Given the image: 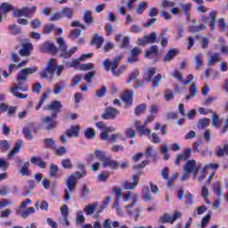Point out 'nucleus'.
<instances>
[{
	"label": "nucleus",
	"mask_w": 228,
	"mask_h": 228,
	"mask_svg": "<svg viewBox=\"0 0 228 228\" xmlns=\"http://www.w3.org/2000/svg\"><path fill=\"white\" fill-rule=\"evenodd\" d=\"M86 177V171H77L75 174H71L68 176L66 180L67 189L64 191L65 200H70L72 199V191H76V186L77 184L78 179H83Z\"/></svg>",
	"instance_id": "f257e3e1"
},
{
	"label": "nucleus",
	"mask_w": 228,
	"mask_h": 228,
	"mask_svg": "<svg viewBox=\"0 0 228 228\" xmlns=\"http://www.w3.org/2000/svg\"><path fill=\"white\" fill-rule=\"evenodd\" d=\"M140 200V194L135 193L133 198V201L125 206L126 212L129 216H134V219L135 222H138V218L142 216V208L134 206L138 204V201Z\"/></svg>",
	"instance_id": "f03ea898"
},
{
	"label": "nucleus",
	"mask_w": 228,
	"mask_h": 228,
	"mask_svg": "<svg viewBox=\"0 0 228 228\" xmlns=\"http://www.w3.org/2000/svg\"><path fill=\"white\" fill-rule=\"evenodd\" d=\"M24 83H26V81L18 80V83L13 84L10 89V93L13 95V97H17V99H28V94L20 93L29 92V86L24 85Z\"/></svg>",
	"instance_id": "7ed1b4c3"
},
{
	"label": "nucleus",
	"mask_w": 228,
	"mask_h": 228,
	"mask_svg": "<svg viewBox=\"0 0 228 228\" xmlns=\"http://www.w3.org/2000/svg\"><path fill=\"white\" fill-rule=\"evenodd\" d=\"M57 44L59 45V49L61 51L60 58H63L64 60H69L76 52H77V47H73L69 51H67L68 46L65 43V40H63V37H58L57 38Z\"/></svg>",
	"instance_id": "20e7f679"
},
{
	"label": "nucleus",
	"mask_w": 228,
	"mask_h": 228,
	"mask_svg": "<svg viewBox=\"0 0 228 228\" xmlns=\"http://www.w3.org/2000/svg\"><path fill=\"white\" fill-rule=\"evenodd\" d=\"M57 67L58 62H56V59L51 58L46 63V67L45 68V69L40 71V77L42 79H47L49 76H53V74H54V70H56Z\"/></svg>",
	"instance_id": "39448f33"
},
{
	"label": "nucleus",
	"mask_w": 228,
	"mask_h": 228,
	"mask_svg": "<svg viewBox=\"0 0 228 228\" xmlns=\"http://www.w3.org/2000/svg\"><path fill=\"white\" fill-rule=\"evenodd\" d=\"M178 218H183V214H181V212L179 211H175L173 216L166 213L159 217V224H174V222H175V220H178Z\"/></svg>",
	"instance_id": "423d86ee"
},
{
	"label": "nucleus",
	"mask_w": 228,
	"mask_h": 228,
	"mask_svg": "<svg viewBox=\"0 0 228 228\" xmlns=\"http://www.w3.org/2000/svg\"><path fill=\"white\" fill-rule=\"evenodd\" d=\"M61 108H63V105L61 101H53L51 104L46 106V110L53 111L51 113V118H56V117H58V113L61 111Z\"/></svg>",
	"instance_id": "0eeeda50"
},
{
	"label": "nucleus",
	"mask_w": 228,
	"mask_h": 228,
	"mask_svg": "<svg viewBox=\"0 0 228 228\" xmlns=\"http://www.w3.org/2000/svg\"><path fill=\"white\" fill-rule=\"evenodd\" d=\"M120 114V111L113 107H107L101 118L103 120H115L117 116Z\"/></svg>",
	"instance_id": "6e6552de"
},
{
	"label": "nucleus",
	"mask_w": 228,
	"mask_h": 228,
	"mask_svg": "<svg viewBox=\"0 0 228 228\" xmlns=\"http://www.w3.org/2000/svg\"><path fill=\"white\" fill-rule=\"evenodd\" d=\"M37 70L38 68H37V66L22 69L18 73V81H28V76H29L30 74H35V72H37Z\"/></svg>",
	"instance_id": "1a4fd4ad"
},
{
	"label": "nucleus",
	"mask_w": 228,
	"mask_h": 228,
	"mask_svg": "<svg viewBox=\"0 0 228 228\" xmlns=\"http://www.w3.org/2000/svg\"><path fill=\"white\" fill-rule=\"evenodd\" d=\"M216 11H211L208 17L201 16V22H208V20H210L208 26L212 31H215V29H216Z\"/></svg>",
	"instance_id": "9d476101"
},
{
	"label": "nucleus",
	"mask_w": 228,
	"mask_h": 228,
	"mask_svg": "<svg viewBox=\"0 0 228 228\" xmlns=\"http://www.w3.org/2000/svg\"><path fill=\"white\" fill-rule=\"evenodd\" d=\"M39 49L41 53H50V54H56L58 53V47L54 45V43L51 41H46L43 43L40 46Z\"/></svg>",
	"instance_id": "9b49d317"
},
{
	"label": "nucleus",
	"mask_w": 228,
	"mask_h": 228,
	"mask_svg": "<svg viewBox=\"0 0 228 228\" xmlns=\"http://www.w3.org/2000/svg\"><path fill=\"white\" fill-rule=\"evenodd\" d=\"M122 58H124V55L120 53L116 56L112 61H110V59H105L102 65L106 72H110V67H118V63H120V60H122Z\"/></svg>",
	"instance_id": "f8f14e48"
},
{
	"label": "nucleus",
	"mask_w": 228,
	"mask_h": 228,
	"mask_svg": "<svg viewBox=\"0 0 228 228\" xmlns=\"http://www.w3.org/2000/svg\"><path fill=\"white\" fill-rule=\"evenodd\" d=\"M156 38H158V34L156 32H151L148 36L138 38L137 45H147L149 44H154V42H156Z\"/></svg>",
	"instance_id": "ddd939ff"
},
{
	"label": "nucleus",
	"mask_w": 228,
	"mask_h": 228,
	"mask_svg": "<svg viewBox=\"0 0 228 228\" xmlns=\"http://www.w3.org/2000/svg\"><path fill=\"white\" fill-rule=\"evenodd\" d=\"M200 168V166H197V161H195V159H191L185 163L183 171L189 174H197Z\"/></svg>",
	"instance_id": "4468645a"
},
{
	"label": "nucleus",
	"mask_w": 228,
	"mask_h": 228,
	"mask_svg": "<svg viewBox=\"0 0 228 228\" xmlns=\"http://www.w3.org/2000/svg\"><path fill=\"white\" fill-rule=\"evenodd\" d=\"M191 154V149L187 148L183 151V152L179 155H177L175 160V165L179 167L181 165L182 161H186V159H190V156Z\"/></svg>",
	"instance_id": "2eb2a0df"
},
{
	"label": "nucleus",
	"mask_w": 228,
	"mask_h": 228,
	"mask_svg": "<svg viewBox=\"0 0 228 228\" xmlns=\"http://www.w3.org/2000/svg\"><path fill=\"white\" fill-rule=\"evenodd\" d=\"M79 126L72 125L69 129L66 130L65 134L68 136V138L77 137L79 136Z\"/></svg>",
	"instance_id": "dca6fc26"
},
{
	"label": "nucleus",
	"mask_w": 228,
	"mask_h": 228,
	"mask_svg": "<svg viewBox=\"0 0 228 228\" xmlns=\"http://www.w3.org/2000/svg\"><path fill=\"white\" fill-rule=\"evenodd\" d=\"M33 50V44L27 43L22 45V48L20 50L19 54L21 57L29 56L31 51Z\"/></svg>",
	"instance_id": "f3484780"
},
{
	"label": "nucleus",
	"mask_w": 228,
	"mask_h": 228,
	"mask_svg": "<svg viewBox=\"0 0 228 228\" xmlns=\"http://www.w3.org/2000/svg\"><path fill=\"white\" fill-rule=\"evenodd\" d=\"M178 54L179 50L173 48L169 50L166 56L162 58V61H164V63H168L169 61H172V60H174V58H175V56H177Z\"/></svg>",
	"instance_id": "a211bd4d"
},
{
	"label": "nucleus",
	"mask_w": 228,
	"mask_h": 228,
	"mask_svg": "<svg viewBox=\"0 0 228 228\" xmlns=\"http://www.w3.org/2000/svg\"><path fill=\"white\" fill-rule=\"evenodd\" d=\"M142 53V50L138 47H134L130 53V57L127 58L126 61L128 63H136L138 61V54Z\"/></svg>",
	"instance_id": "6ab92c4d"
},
{
	"label": "nucleus",
	"mask_w": 228,
	"mask_h": 228,
	"mask_svg": "<svg viewBox=\"0 0 228 228\" xmlns=\"http://www.w3.org/2000/svg\"><path fill=\"white\" fill-rule=\"evenodd\" d=\"M54 118H51V116H46L44 118V123L45 124V129H47L48 131H51V129H54V127H56L57 126V122L56 120H54Z\"/></svg>",
	"instance_id": "aec40b11"
},
{
	"label": "nucleus",
	"mask_w": 228,
	"mask_h": 228,
	"mask_svg": "<svg viewBox=\"0 0 228 228\" xmlns=\"http://www.w3.org/2000/svg\"><path fill=\"white\" fill-rule=\"evenodd\" d=\"M20 149H22V140L19 139L16 142L13 149L7 155L8 159H12V158H13V156H15V154L20 151Z\"/></svg>",
	"instance_id": "412c9836"
},
{
	"label": "nucleus",
	"mask_w": 228,
	"mask_h": 228,
	"mask_svg": "<svg viewBox=\"0 0 228 228\" xmlns=\"http://www.w3.org/2000/svg\"><path fill=\"white\" fill-rule=\"evenodd\" d=\"M102 167L104 168H108V167H109L110 168H112L113 170H115V168H117V167H120V164L118 162H117V160H113L107 157V159H105L104 162H102Z\"/></svg>",
	"instance_id": "4be33fe9"
},
{
	"label": "nucleus",
	"mask_w": 228,
	"mask_h": 228,
	"mask_svg": "<svg viewBox=\"0 0 228 228\" xmlns=\"http://www.w3.org/2000/svg\"><path fill=\"white\" fill-rule=\"evenodd\" d=\"M35 213V208L30 207L22 212L20 208L16 209V215L21 216V218H28L29 215H33Z\"/></svg>",
	"instance_id": "5701e85b"
},
{
	"label": "nucleus",
	"mask_w": 228,
	"mask_h": 228,
	"mask_svg": "<svg viewBox=\"0 0 228 228\" xmlns=\"http://www.w3.org/2000/svg\"><path fill=\"white\" fill-rule=\"evenodd\" d=\"M23 12V17H27V19H31L34 15L35 12H37V7L32 6V7H23L22 8Z\"/></svg>",
	"instance_id": "b1692460"
},
{
	"label": "nucleus",
	"mask_w": 228,
	"mask_h": 228,
	"mask_svg": "<svg viewBox=\"0 0 228 228\" xmlns=\"http://www.w3.org/2000/svg\"><path fill=\"white\" fill-rule=\"evenodd\" d=\"M94 44H95L96 49H101V47L102 46V44H104V38L99 36V34H94L91 41V45H94Z\"/></svg>",
	"instance_id": "393cba45"
},
{
	"label": "nucleus",
	"mask_w": 228,
	"mask_h": 228,
	"mask_svg": "<svg viewBox=\"0 0 228 228\" xmlns=\"http://www.w3.org/2000/svg\"><path fill=\"white\" fill-rule=\"evenodd\" d=\"M61 14L63 17H66V19H72L74 16V9L69 7H62L61 10Z\"/></svg>",
	"instance_id": "a878e982"
},
{
	"label": "nucleus",
	"mask_w": 228,
	"mask_h": 228,
	"mask_svg": "<svg viewBox=\"0 0 228 228\" xmlns=\"http://www.w3.org/2000/svg\"><path fill=\"white\" fill-rule=\"evenodd\" d=\"M190 94L185 96L186 101H190V99H193V97H195V95H197V92H199V90L197 89V83L194 82L192 83V85L191 86L190 89H189Z\"/></svg>",
	"instance_id": "bb28decb"
},
{
	"label": "nucleus",
	"mask_w": 228,
	"mask_h": 228,
	"mask_svg": "<svg viewBox=\"0 0 228 228\" xmlns=\"http://www.w3.org/2000/svg\"><path fill=\"white\" fill-rule=\"evenodd\" d=\"M194 60H195L194 68L196 69V70H199L200 67H202V65L204 64L203 63L204 55L202 53H198L197 55H195Z\"/></svg>",
	"instance_id": "cd10ccee"
},
{
	"label": "nucleus",
	"mask_w": 228,
	"mask_h": 228,
	"mask_svg": "<svg viewBox=\"0 0 228 228\" xmlns=\"http://www.w3.org/2000/svg\"><path fill=\"white\" fill-rule=\"evenodd\" d=\"M96 209H97V203H92V204L86 205L84 208V211L86 212L87 216L94 215Z\"/></svg>",
	"instance_id": "c85d7f7f"
},
{
	"label": "nucleus",
	"mask_w": 228,
	"mask_h": 228,
	"mask_svg": "<svg viewBox=\"0 0 228 228\" xmlns=\"http://www.w3.org/2000/svg\"><path fill=\"white\" fill-rule=\"evenodd\" d=\"M44 142L46 149H53V151L54 149H58V144H56V141H54V139L46 138L44 140Z\"/></svg>",
	"instance_id": "c756f323"
},
{
	"label": "nucleus",
	"mask_w": 228,
	"mask_h": 228,
	"mask_svg": "<svg viewBox=\"0 0 228 228\" xmlns=\"http://www.w3.org/2000/svg\"><path fill=\"white\" fill-rule=\"evenodd\" d=\"M126 104H133V91H126L122 97Z\"/></svg>",
	"instance_id": "7c9ffc66"
},
{
	"label": "nucleus",
	"mask_w": 228,
	"mask_h": 228,
	"mask_svg": "<svg viewBox=\"0 0 228 228\" xmlns=\"http://www.w3.org/2000/svg\"><path fill=\"white\" fill-rule=\"evenodd\" d=\"M29 162H25L21 168L20 169V174L22 175L29 176L31 175V171L29 170Z\"/></svg>",
	"instance_id": "2f4dec72"
},
{
	"label": "nucleus",
	"mask_w": 228,
	"mask_h": 228,
	"mask_svg": "<svg viewBox=\"0 0 228 228\" xmlns=\"http://www.w3.org/2000/svg\"><path fill=\"white\" fill-rule=\"evenodd\" d=\"M155 75H156V68H150L148 69L146 77H144V79H147L149 85H151V83H152V79L154 78Z\"/></svg>",
	"instance_id": "473e14b6"
},
{
	"label": "nucleus",
	"mask_w": 228,
	"mask_h": 228,
	"mask_svg": "<svg viewBox=\"0 0 228 228\" xmlns=\"http://www.w3.org/2000/svg\"><path fill=\"white\" fill-rule=\"evenodd\" d=\"M209 126V118H203L199 119L197 123L198 129H206Z\"/></svg>",
	"instance_id": "72a5a7b5"
},
{
	"label": "nucleus",
	"mask_w": 228,
	"mask_h": 228,
	"mask_svg": "<svg viewBox=\"0 0 228 228\" xmlns=\"http://www.w3.org/2000/svg\"><path fill=\"white\" fill-rule=\"evenodd\" d=\"M142 197L145 202H149V200H152V196L151 195V190L148 186L142 187Z\"/></svg>",
	"instance_id": "f704fd0d"
},
{
	"label": "nucleus",
	"mask_w": 228,
	"mask_h": 228,
	"mask_svg": "<svg viewBox=\"0 0 228 228\" xmlns=\"http://www.w3.org/2000/svg\"><path fill=\"white\" fill-rule=\"evenodd\" d=\"M220 62V54L218 53H215L213 55L210 56L208 65L209 67L215 65V63Z\"/></svg>",
	"instance_id": "c9c22d12"
},
{
	"label": "nucleus",
	"mask_w": 228,
	"mask_h": 228,
	"mask_svg": "<svg viewBox=\"0 0 228 228\" xmlns=\"http://www.w3.org/2000/svg\"><path fill=\"white\" fill-rule=\"evenodd\" d=\"M9 31L11 35H20V33H22V28L17 24H12L9 26Z\"/></svg>",
	"instance_id": "e433bc0d"
},
{
	"label": "nucleus",
	"mask_w": 228,
	"mask_h": 228,
	"mask_svg": "<svg viewBox=\"0 0 228 228\" xmlns=\"http://www.w3.org/2000/svg\"><path fill=\"white\" fill-rule=\"evenodd\" d=\"M83 19L86 24H92L94 22V18L92 17V12L90 10L85 11Z\"/></svg>",
	"instance_id": "4c0bfd02"
},
{
	"label": "nucleus",
	"mask_w": 228,
	"mask_h": 228,
	"mask_svg": "<svg viewBox=\"0 0 228 228\" xmlns=\"http://www.w3.org/2000/svg\"><path fill=\"white\" fill-rule=\"evenodd\" d=\"M208 28L205 24H200V26H189L190 33H199V31H202Z\"/></svg>",
	"instance_id": "58836bf2"
},
{
	"label": "nucleus",
	"mask_w": 228,
	"mask_h": 228,
	"mask_svg": "<svg viewBox=\"0 0 228 228\" xmlns=\"http://www.w3.org/2000/svg\"><path fill=\"white\" fill-rule=\"evenodd\" d=\"M158 54V45H151L148 51H146L145 58H151Z\"/></svg>",
	"instance_id": "ea45409f"
},
{
	"label": "nucleus",
	"mask_w": 228,
	"mask_h": 228,
	"mask_svg": "<svg viewBox=\"0 0 228 228\" xmlns=\"http://www.w3.org/2000/svg\"><path fill=\"white\" fill-rule=\"evenodd\" d=\"M212 126L213 127H220L222 126V119L218 118V115L216 113H214L212 116Z\"/></svg>",
	"instance_id": "a19ab883"
},
{
	"label": "nucleus",
	"mask_w": 228,
	"mask_h": 228,
	"mask_svg": "<svg viewBox=\"0 0 228 228\" xmlns=\"http://www.w3.org/2000/svg\"><path fill=\"white\" fill-rule=\"evenodd\" d=\"M2 13H8V12L13 11V6L8 3H3L0 6Z\"/></svg>",
	"instance_id": "79ce46f5"
},
{
	"label": "nucleus",
	"mask_w": 228,
	"mask_h": 228,
	"mask_svg": "<svg viewBox=\"0 0 228 228\" xmlns=\"http://www.w3.org/2000/svg\"><path fill=\"white\" fill-rule=\"evenodd\" d=\"M182 10L185 15V17H187V20H190V10H191V4H184L182 5Z\"/></svg>",
	"instance_id": "37998d69"
},
{
	"label": "nucleus",
	"mask_w": 228,
	"mask_h": 228,
	"mask_svg": "<svg viewBox=\"0 0 228 228\" xmlns=\"http://www.w3.org/2000/svg\"><path fill=\"white\" fill-rule=\"evenodd\" d=\"M94 156H96L97 159H99V161H102V163L106 160L107 157H106V153H104V151H101V150H95L94 151Z\"/></svg>",
	"instance_id": "c03bdc74"
},
{
	"label": "nucleus",
	"mask_w": 228,
	"mask_h": 228,
	"mask_svg": "<svg viewBox=\"0 0 228 228\" xmlns=\"http://www.w3.org/2000/svg\"><path fill=\"white\" fill-rule=\"evenodd\" d=\"M137 132L140 133L141 136H143L144 134L151 135L152 133L151 129L145 127V125H142L141 127H137Z\"/></svg>",
	"instance_id": "a18cd8bd"
},
{
	"label": "nucleus",
	"mask_w": 228,
	"mask_h": 228,
	"mask_svg": "<svg viewBox=\"0 0 228 228\" xmlns=\"http://www.w3.org/2000/svg\"><path fill=\"white\" fill-rule=\"evenodd\" d=\"M213 191L218 197H222V186L220 185V182H216L213 185Z\"/></svg>",
	"instance_id": "49530a36"
},
{
	"label": "nucleus",
	"mask_w": 228,
	"mask_h": 228,
	"mask_svg": "<svg viewBox=\"0 0 228 228\" xmlns=\"http://www.w3.org/2000/svg\"><path fill=\"white\" fill-rule=\"evenodd\" d=\"M53 29H56V25L47 24V25H45L43 33L44 35H49L50 33H53Z\"/></svg>",
	"instance_id": "de8ad7c7"
},
{
	"label": "nucleus",
	"mask_w": 228,
	"mask_h": 228,
	"mask_svg": "<svg viewBox=\"0 0 228 228\" xmlns=\"http://www.w3.org/2000/svg\"><path fill=\"white\" fill-rule=\"evenodd\" d=\"M144 155H145V158H154V159L158 156L156 153H154V148H152V146H149L146 149Z\"/></svg>",
	"instance_id": "09e8293b"
},
{
	"label": "nucleus",
	"mask_w": 228,
	"mask_h": 228,
	"mask_svg": "<svg viewBox=\"0 0 228 228\" xmlns=\"http://www.w3.org/2000/svg\"><path fill=\"white\" fill-rule=\"evenodd\" d=\"M10 193H12V188L9 185H3L0 189V195H3V197L10 195Z\"/></svg>",
	"instance_id": "8fccbe9b"
},
{
	"label": "nucleus",
	"mask_w": 228,
	"mask_h": 228,
	"mask_svg": "<svg viewBox=\"0 0 228 228\" xmlns=\"http://www.w3.org/2000/svg\"><path fill=\"white\" fill-rule=\"evenodd\" d=\"M138 76H140V72L138 71V69H134L132 71V73L129 75V78L126 81V83L128 85L133 83V81H134V79H136L138 77Z\"/></svg>",
	"instance_id": "3c124183"
},
{
	"label": "nucleus",
	"mask_w": 228,
	"mask_h": 228,
	"mask_svg": "<svg viewBox=\"0 0 228 228\" xmlns=\"http://www.w3.org/2000/svg\"><path fill=\"white\" fill-rule=\"evenodd\" d=\"M58 170H59L58 166L52 163L50 165V172H49L50 177H56V175H58Z\"/></svg>",
	"instance_id": "603ef678"
},
{
	"label": "nucleus",
	"mask_w": 228,
	"mask_h": 228,
	"mask_svg": "<svg viewBox=\"0 0 228 228\" xmlns=\"http://www.w3.org/2000/svg\"><path fill=\"white\" fill-rule=\"evenodd\" d=\"M10 142L6 140H2L0 142V151H3V152H6V151H10Z\"/></svg>",
	"instance_id": "864d4df0"
},
{
	"label": "nucleus",
	"mask_w": 228,
	"mask_h": 228,
	"mask_svg": "<svg viewBox=\"0 0 228 228\" xmlns=\"http://www.w3.org/2000/svg\"><path fill=\"white\" fill-rule=\"evenodd\" d=\"M164 99L167 102L174 100V91H172V89L167 88L164 92Z\"/></svg>",
	"instance_id": "5fc2aeb1"
},
{
	"label": "nucleus",
	"mask_w": 228,
	"mask_h": 228,
	"mask_svg": "<svg viewBox=\"0 0 228 228\" xmlns=\"http://www.w3.org/2000/svg\"><path fill=\"white\" fill-rule=\"evenodd\" d=\"M81 81H83V77L81 75L74 76L72 78L71 86L75 88V86H77Z\"/></svg>",
	"instance_id": "6e6d98bb"
},
{
	"label": "nucleus",
	"mask_w": 228,
	"mask_h": 228,
	"mask_svg": "<svg viewBox=\"0 0 228 228\" xmlns=\"http://www.w3.org/2000/svg\"><path fill=\"white\" fill-rule=\"evenodd\" d=\"M145 110H147V105L145 104H141L139 106H137L134 110V115H142L143 113H145Z\"/></svg>",
	"instance_id": "4d7b16f0"
},
{
	"label": "nucleus",
	"mask_w": 228,
	"mask_h": 228,
	"mask_svg": "<svg viewBox=\"0 0 228 228\" xmlns=\"http://www.w3.org/2000/svg\"><path fill=\"white\" fill-rule=\"evenodd\" d=\"M123 188L124 190H134L136 188V183H131L128 180H126L123 183Z\"/></svg>",
	"instance_id": "13d9d810"
},
{
	"label": "nucleus",
	"mask_w": 228,
	"mask_h": 228,
	"mask_svg": "<svg viewBox=\"0 0 228 228\" xmlns=\"http://www.w3.org/2000/svg\"><path fill=\"white\" fill-rule=\"evenodd\" d=\"M95 131L94 130V128H87L85 132V136L86 138L92 140L93 138H95Z\"/></svg>",
	"instance_id": "bf43d9fd"
},
{
	"label": "nucleus",
	"mask_w": 228,
	"mask_h": 228,
	"mask_svg": "<svg viewBox=\"0 0 228 228\" xmlns=\"http://www.w3.org/2000/svg\"><path fill=\"white\" fill-rule=\"evenodd\" d=\"M147 2H142L141 3L136 9V13H138V15H142L143 13V12H145V10L147 9Z\"/></svg>",
	"instance_id": "052dcab7"
},
{
	"label": "nucleus",
	"mask_w": 228,
	"mask_h": 228,
	"mask_svg": "<svg viewBox=\"0 0 228 228\" xmlns=\"http://www.w3.org/2000/svg\"><path fill=\"white\" fill-rule=\"evenodd\" d=\"M61 166L63 168L70 170L73 167L72 160H70V159H65L61 161Z\"/></svg>",
	"instance_id": "680f3d73"
},
{
	"label": "nucleus",
	"mask_w": 228,
	"mask_h": 228,
	"mask_svg": "<svg viewBox=\"0 0 228 228\" xmlns=\"http://www.w3.org/2000/svg\"><path fill=\"white\" fill-rule=\"evenodd\" d=\"M22 133H23L26 140H33V134L31 133V130H29L28 127H24L22 129Z\"/></svg>",
	"instance_id": "e2e57ef3"
},
{
	"label": "nucleus",
	"mask_w": 228,
	"mask_h": 228,
	"mask_svg": "<svg viewBox=\"0 0 228 228\" xmlns=\"http://www.w3.org/2000/svg\"><path fill=\"white\" fill-rule=\"evenodd\" d=\"M85 216H83V211L78 210L77 212V217H76V222L77 224H84L85 223Z\"/></svg>",
	"instance_id": "0e129e2a"
},
{
	"label": "nucleus",
	"mask_w": 228,
	"mask_h": 228,
	"mask_svg": "<svg viewBox=\"0 0 228 228\" xmlns=\"http://www.w3.org/2000/svg\"><path fill=\"white\" fill-rule=\"evenodd\" d=\"M32 92L34 94H40L42 92V84L40 82H36L32 86Z\"/></svg>",
	"instance_id": "69168bd1"
},
{
	"label": "nucleus",
	"mask_w": 228,
	"mask_h": 228,
	"mask_svg": "<svg viewBox=\"0 0 228 228\" xmlns=\"http://www.w3.org/2000/svg\"><path fill=\"white\" fill-rule=\"evenodd\" d=\"M125 134H126V138H135L136 131H134L132 128H126L125 130Z\"/></svg>",
	"instance_id": "338daca9"
},
{
	"label": "nucleus",
	"mask_w": 228,
	"mask_h": 228,
	"mask_svg": "<svg viewBox=\"0 0 228 228\" xmlns=\"http://www.w3.org/2000/svg\"><path fill=\"white\" fill-rule=\"evenodd\" d=\"M95 76V71H90L87 74L85 75V79L87 83H93L94 82V77Z\"/></svg>",
	"instance_id": "774afa93"
}]
</instances>
